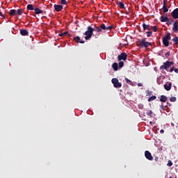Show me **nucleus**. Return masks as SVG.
Returning a JSON list of instances; mask_svg holds the SVG:
<instances>
[{
  "instance_id": "9b49d317",
  "label": "nucleus",
  "mask_w": 178,
  "mask_h": 178,
  "mask_svg": "<svg viewBox=\"0 0 178 178\" xmlns=\"http://www.w3.org/2000/svg\"><path fill=\"white\" fill-rule=\"evenodd\" d=\"M160 20H161V22H162V23H167L168 22H169V18L168 17V14H165V17L161 16Z\"/></svg>"
},
{
  "instance_id": "603ef678",
  "label": "nucleus",
  "mask_w": 178,
  "mask_h": 178,
  "mask_svg": "<svg viewBox=\"0 0 178 178\" xmlns=\"http://www.w3.org/2000/svg\"><path fill=\"white\" fill-rule=\"evenodd\" d=\"M68 35H69V37H72V35H70V34H68Z\"/></svg>"
},
{
  "instance_id": "2f4dec72",
  "label": "nucleus",
  "mask_w": 178,
  "mask_h": 178,
  "mask_svg": "<svg viewBox=\"0 0 178 178\" xmlns=\"http://www.w3.org/2000/svg\"><path fill=\"white\" fill-rule=\"evenodd\" d=\"M146 114L149 116V118H152V111L149 110V111H147Z\"/></svg>"
},
{
  "instance_id": "864d4df0",
  "label": "nucleus",
  "mask_w": 178,
  "mask_h": 178,
  "mask_svg": "<svg viewBox=\"0 0 178 178\" xmlns=\"http://www.w3.org/2000/svg\"><path fill=\"white\" fill-rule=\"evenodd\" d=\"M150 124H152V122H150Z\"/></svg>"
},
{
  "instance_id": "09e8293b",
  "label": "nucleus",
  "mask_w": 178,
  "mask_h": 178,
  "mask_svg": "<svg viewBox=\"0 0 178 178\" xmlns=\"http://www.w3.org/2000/svg\"><path fill=\"white\" fill-rule=\"evenodd\" d=\"M59 37H65L63 33L59 34Z\"/></svg>"
},
{
  "instance_id": "ea45409f",
  "label": "nucleus",
  "mask_w": 178,
  "mask_h": 178,
  "mask_svg": "<svg viewBox=\"0 0 178 178\" xmlns=\"http://www.w3.org/2000/svg\"><path fill=\"white\" fill-rule=\"evenodd\" d=\"M175 67H171L170 70V72L172 73V72L173 71L175 72Z\"/></svg>"
},
{
  "instance_id": "a211bd4d",
  "label": "nucleus",
  "mask_w": 178,
  "mask_h": 178,
  "mask_svg": "<svg viewBox=\"0 0 178 178\" xmlns=\"http://www.w3.org/2000/svg\"><path fill=\"white\" fill-rule=\"evenodd\" d=\"M164 88L165 90H166V91H170V89L172 88V83H170L168 84H165Z\"/></svg>"
},
{
  "instance_id": "de8ad7c7",
  "label": "nucleus",
  "mask_w": 178,
  "mask_h": 178,
  "mask_svg": "<svg viewBox=\"0 0 178 178\" xmlns=\"http://www.w3.org/2000/svg\"><path fill=\"white\" fill-rule=\"evenodd\" d=\"M161 108L163 111H165V106L163 105H161Z\"/></svg>"
},
{
  "instance_id": "c03bdc74",
  "label": "nucleus",
  "mask_w": 178,
  "mask_h": 178,
  "mask_svg": "<svg viewBox=\"0 0 178 178\" xmlns=\"http://www.w3.org/2000/svg\"><path fill=\"white\" fill-rule=\"evenodd\" d=\"M138 87H143V83H138Z\"/></svg>"
},
{
  "instance_id": "423d86ee",
  "label": "nucleus",
  "mask_w": 178,
  "mask_h": 178,
  "mask_svg": "<svg viewBox=\"0 0 178 178\" xmlns=\"http://www.w3.org/2000/svg\"><path fill=\"white\" fill-rule=\"evenodd\" d=\"M127 59V54H126V53H122L121 54L118 55V60H119L120 62L121 60L126 61Z\"/></svg>"
},
{
  "instance_id": "49530a36",
  "label": "nucleus",
  "mask_w": 178,
  "mask_h": 178,
  "mask_svg": "<svg viewBox=\"0 0 178 178\" xmlns=\"http://www.w3.org/2000/svg\"><path fill=\"white\" fill-rule=\"evenodd\" d=\"M160 133H161V134H163V133H165V131H164L163 129H161V130L160 131Z\"/></svg>"
},
{
  "instance_id": "f704fd0d",
  "label": "nucleus",
  "mask_w": 178,
  "mask_h": 178,
  "mask_svg": "<svg viewBox=\"0 0 178 178\" xmlns=\"http://www.w3.org/2000/svg\"><path fill=\"white\" fill-rule=\"evenodd\" d=\"M162 9L164 13H166L169 11V9L168 8V7H163Z\"/></svg>"
},
{
  "instance_id": "39448f33",
  "label": "nucleus",
  "mask_w": 178,
  "mask_h": 178,
  "mask_svg": "<svg viewBox=\"0 0 178 178\" xmlns=\"http://www.w3.org/2000/svg\"><path fill=\"white\" fill-rule=\"evenodd\" d=\"M111 83L113 84V87H115V88H120V87H122V83L119 82V79H118V78H113Z\"/></svg>"
},
{
  "instance_id": "37998d69",
  "label": "nucleus",
  "mask_w": 178,
  "mask_h": 178,
  "mask_svg": "<svg viewBox=\"0 0 178 178\" xmlns=\"http://www.w3.org/2000/svg\"><path fill=\"white\" fill-rule=\"evenodd\" d=\"M154 161H156V162H158V161H159V157L156 156V157L154 158Z\"/></svg>"
},
{
  "instance_id": "2eb2a0df",
  "label": "nucleus",
  "mask_w": 178,
  "mask_h": 178,
  "mask_svg": "<svg viewBox=\"0 0 178 178\" xmlns=\"http://www.w3.org/2000/svg\"><path fill=\"white\" fill-rule=\"evenodd\" d=\"M112 68L114 72H118V70H119V65H118V63H113Z\"/></svg>"
},
{
  "instance_id": "3c124183",
  "label": "nucleus",
  "mask_w": 178,
  "mask_h": 178,
  "mask_svg": "<svg viewBox=\"0 0 178 178\" xmlns=\"http://www.w3.org/2000/svg\"><path fill=\"white\" fill-rule=\"evenodd\" d=\"M125 13L126 15H130V13L129 11H127Z\"/></svg>"
},
{
  "instance_id": "6ab92c4d",
  "label": "nucleus",
  "mask_w": 178,
  "mask_h": 178,
  "mask_svg": "<svg viewBox=\"0 0 178 178\" xmlns=\"http://www.w3.org/2000/svg\"><path fill=\"white\" fill-rule=\"evenodd\" d=\"M93 32L96 31V33H101V27L100 26H96V25H94V28H92Z\"/></svg>"
},
{
  "instance_id": "393cba45",
  "label": "nucleus",
  "mask_w": 178,
  "mask_h": 178,
  "mask_svg": "<svg viewBox=\"0 0 178 178\" xmlns=\"http://www.w3.org/2000/svg\"><path fill=\"white\" fill-rule=\"evenodd\" d=\"M163 44L164 47H168L169 45V40H167L166 39H163Z\"/></svg>"
},
{
  "instance_id": "e433bc0d",
  "label": "nucleus",
  "mask_w": 178,
  "mask_h": 178,
  "mask_svg": "<svg viewBox=\"0 0 178 178\" xmlns=\"http://www.w3.org/2000/svg\"><path fill=\"white\" fill-rule=\"evenodd\" d=\"M170 102H176V97H172L170 98Z\"/></svg>"
},
{
  "instance_id": "c756f323",
  "label": "nucleus",
  "mask_w": 178,
  "mask_h": 178,
  "mask_svg": "<svg viewBox=\"0 0 178 178\" xmlns=\"http://www.w3.org/2000/svg\"><path fill=\"white\" fill-rule=\"evenodd\" d=\"M150 29H152V30L154 32L156 33V31H158V28H156V26H154L150 27Z\"/></svg>"
},
{
  "instance_id": "4be33fe9",
  "label": "nucleus",
  "mask_w": 178,
  "mask_h": 178,
  "mask_svg": "<svg viewBox=\"0 0 178 178\" xmlns=\"http://www.w3.org/2000/svg\"><path fill=\"white\" fill-rule=\"evenodd\" d=\"M172 38V37H170V33H168L165 37L163 38V40H167L168 41H170V40Z\"/></svg>"
},
{
  "instance_id": "20e7f679",
  "label": "nucleus",
  "mask_w": 178,
  "mask_h": 178,
  "mask_svg": "<svg viewBox=\"0 0 178 178\" xmlns=\"http://www.w3.org/2000/svg\"><path fill=\"white\" fill-rule=\"evenodd\" d=\"M172 65H173V62L166 61L165 63H163V65L160 67V70H168L169 67H171Z\"/></svg>"
},
{
  "instance_id": "4c0bfd02",
  "label": "nucleus",
  "mask_w": 178,
  "mask_h": 178,
  "mask_svg": "<svg viewBox=\"0 0 178 178\" xmlns=\"http://www.w3.org/2000/svg\"><path fill=\"white\" fill-rule=\"evenodd\" d=\"M165 56L167 58H169V56H170V51L166 52L165 54Z\"/></svg>"
},
{
  "instance_id": "1a4fd4ad",
  "label": "nucleus",
  "mask_w": 178,
  "mask_h": 178,
  "mask_svg": "<svg viewBox=\"0 0 178 178\" xmlns=\"http://www.w3.org/2000/svg\"><path fill=\"white\" fill-rule=\"evenodd\" d=\"M171 16L172 19H178V8H175L172 13Z\"/></svg>"
},
{
  "instance_id": "9d476101",
  "label": "nucleus",
  "mask_w": 178,
  "mask_h": 178,
  "mask_svg": "<svg viewBox=\"0 0 178 178\" xmlns=\"http://www.w3.org/2000/svg\"><path fill=\"white\" fill-rule=\"evenodd\" d=\"M172 31L173 33H178V22L177 21L174 22L173 23Z\"/></svg>"
},
{
  "instance_id": "a878e982",
  "label": "nucleus",
  "mask_w": 178,
  "mask_h": 178,
  "mask_svg": "<svg viewBox=\"0 0 178 178\" xmlns=\"http://www.w3.org/2000/svg\"><path fill=\"white\" fill-rule=\"evenodd\" d=\"M163 80H162V79L161 77H158L157 78V84H159V86H160V84H163Z\"/></svg>"
},
{
  "instance_id": "c9c22d12",
  "label": "nucleus",
  "mask_w": 178,
  "mask_h": 178,
  "mask_svg": "<svg viewBox=\"0 0 178 178\" xmlns=\"http://www.w3.org/2000/svg\"><path fill=\"white\" fill-rule=\"evenodd\" d=\"M146 34H147V37L149 38L151 37V35H152V31H147L146 32Z\"/></svg>"
},
{
  "instance_id": "c85d7f7f",
  "label": "nucleus",
  "mask_w": 178,
  "mask_h": 178,
  "mask_svg": "<svg viewBox=\"0 0 178 178\" xmlns=\"http://www.w3.org/2000/svg\"><path fill=\"white\" fill-rule=\"evenodd\" d=\"M17 13L18 16H22V15H23V9H18L17 10Z\"/></svg>"
},
{
  "instance_id": "f03ea898",
  "label": "nucleus",
  "mask_w": 178,
  "mask_h": 178,
  "mask_svg": "<svg viewBox=\"0 0 178 178\" xmlns=\"http://www.w3.org/2000/svg\"><path fill=\"white\" fill-rule=\"evenodd\" d=\"M94 32H93V29L92 27L91 26H88L87 28V31L84 33V35L85 36V40H89L90 38H91V37H92Z\"/></svg>"
},
{
  "instance_id": "7c9ffc66",
  "label": "nucleus",
  "mask_w": 178,
  "mask_h": 178,
  "mask_svg": "<svg viewBox=\"0 0 178 178\" xmlns=\"http://www.w3.org/2000/svg\"><path fill=\"white\" fill-rule=\"evenodd\" d=\"M124 66V63L123 61H120L119 63V69H122Z\"/></svg>"
},
{
  "instance_id": "aec40b11",
  "label": "nucleus",
  "mask_w": 178,
  "mask_h": 178,
  "mask_svg": "<svg viewBox=\"0 0 178 178\" xmlns=\"http://www.w3.org/2000/svg\"><path fill=\"white\" fill-rule=\"evenodd\" d=\"M168 101V97L165 95H161L160 97V102H166Z\"/></svg>"
},
{
  "instance_id": "79ce46f5",
  "label": "nucleus",
  "mask_w": 178,
  "mask_h": 178,
  "mask_svg": "<svg viewBox=\"0 0 178 178\" xmlns=\"http://www.w3.org/2000/svg\"><path fill=\"white\" fill-rule=\"evenodd\" d=\"M163 8H165V7H167L166 6V1L165 0H163Z\"/></svg>"
},
{
  "instance_id": "bb28decb",
  "label": "nucleus",
  "mask_w": 178,
  "mask_h": 178,
  "mask_svg": "<svg viewBox=\"0 0 178 178\" xmlns=\"http://www.w3.org/2000/svg\"><path fill=\"white\" fill-rule=\"evenodd\" d=\"M125 81L127 84H129L130 86H133V81H131L130 79L125 78Z\"/></svg>"
},
{
  "instance_id": "6e6d98bb",
  "label": "nucleus",
  "mask_w": 178,
  "mask_h": 178,
  "mask_svg": "<svg viewBox=\"0 0 178 178\" xmlns=\"http://www.w3.org/2000/svg\"><path fill=\"white\" fill-rule=\"evenodd\" d=\"M97 35H99V33H98Z\"/></svg>"
},
{
  "instance_id": "f8f14e48",
  "label": "nucleus",
  "mask_w": 178,
  "mask_h": 178,
  "mask_svg": "<svg viewBox=\"0 0 178 178\" xmlns=\"http://www.w3.org/2000/svg\"><path fill=\"white\" fill-rule=\"evenodd\" d=\"M62 9H63V6L58 4L54 5V10H56V12H60Z\"/></svg>"
},
{
  "instance_id": "b1692460",
  "label": "nucleus",
  "mask_w": 178,
  "mask_h": 178,
  "mask_svg": "<svg viewBox=\"0 0 178 178\" xmlns=\"http://www.w3.org/2000/svg\"><path fill=\"white\" fill-rule=\"evenodd\" d=\"M172 42H174V45H178V37L175 36L172 39Z\"/></svg>"
},
{
  "instance_id": "4468645a",
  "label": "nucleus",
  "mask_w": 178,
  "mask_h": 178,
  "mask_svg": "<svg viewBox=\"0 0 178 178\" xmlns=\"http://www.w3.org/2000/svg\"><path fill=\"white\" fill-rule=\"evenodd\" d=\"M74 40L76 42H78L79 44H84V41L83 40H81V39H80V38L79 36H76L74 38Z\"/></svg>"
},
{
  "instance_id": "72a5a7b5",
  "label": "nucleus",
  "mask_w": 178,
  "mask_h": 178,
  "mask_svg": "<svg viewBox=\"0 0 178 178\" xmlns=\"http://www.w3.org/2000/svg\"><path fill=\"white\" fill-rule=\"evenodd\" d=\"M60 3L61 5H67V1L66 0H60Z\"/></svg>"
},
{
  "instance_id": "58836bf2",
  "label": "nucleus",
  "mask_w": 178,
  "mask_h": 178,
  "mask_svg": "<svg viewBox=\"0 0 178 178\" xmlns=\"http://www.w3.org/2000/svg\"><path fill=\"white\" fill-rule=\"evenodd\" d=\"M167 165L168 166H172L173 165V163L172 162V161H169Z\"/></svg>"
},
{
  "instance_id": "a18cd8bd",
  "label": "nucleus",
  "mask_w": 178,
  "mask_h": 178,
  "mask_svg": "<svg viewBox=\"0 0 178 178\" xmlns=\"http://www.w3.org/2000/svg\"><path fill=\"white\" fill-rule=\"evenodd\" d=\"M174 72H175V73H178V68H175Z\"/></svg>"
},
{
  "instance_id": "cd10ccee",
  "label": "nucleus",
  "mask_w": 178,
  "mask_h": 178,
  "mask_svg": "<svg viewBox=\"0 0 178 178\" xmlns=\"http://www.w3.org/2000/svg\"><path fill=\"white\" fill-rule=\"evenodd\" d=\"M154 99H156V96L155 95H153L152 97H150L149 99H148V102H151V101H154Z\"/></svg>"
},
{
  "instance_id": "7ed1b4c3",
  "label": "nucleus",
  "mask_w": 178,
  "mask_h": 178,
  "mask_svg": "<svg viewBox=\"0 0 178 178\" xmlns=\"http://www.w3.org/2000/svg\"><path fill=\"white\" fill-rule=\"evenodd\" d=\"M101 32L103 31V33H106V31H111V30H113L114 26L113 25H111L109 26H105V24H101L99 25Z\"/></svg>"
},
{
  "instance_id": "f257e3e1",
  "label": "nucleus",
  "mask_w": 178,
  "mask_h": 178,
  "mask_svg": "<svg viewBox=\"0 0 178 178\" xmlns=\"http://www.w3.org/2000/svg\"><path fill=\"white\" fill-rule=\"evenodd\" d=\"M139 44H138V47H139L140 48H148V47H151V45H152V44L149 42H146V39L143 38L140 40L138 41Z\"/></svg>"
},
{
  "instance_id": "8fccbe9b",
  "label": "nucleus",
  "mask_w": 178,
  "mask_h": 178,
  "mask_svg": "<svg viewBox=\"0 0 178 178\" xmlns=\"http://www.w3.org/2000/svg\"><path fill=\"white\" fill-rule=\"evenodd\" d=\"M67 33H68L67 31H65V32L63 33L64 37H65V35H66L67 34Z\"/></svg>"
},
{
  "instance_id": "473e14b6",
  "label": "nucleus",
  "mask_w": 178,
  "mask_h": 178,
  "mask_svg": "<svg viewBox=\"0 0 178 178\" xmlns=\"http://www.w3.org/2000/svg\"><path fill=\"white\" fill-rule=\"evenodd\" d=\"M172 23H175V20H173V19L169 20V18H168V21H167V24L168 26H170V24H172Z\"/></svg>"
},
{
  "instance_id": "f3484780",
  "label": "nucleus",
  "mask_w": 178,
  "mask_h": 178,
  "mask_svg": "<svg viewBox=\"0 0 178 178\" xmlns=\"http://www.w3.org/2000/svg\"><path fill=\"white\" fill-rule=\"evenodd\" d=\"M35 15H40L41 13H44V11L38 8H35Z\"/></svg>"
},
{
  "instance_id": "ddd939ff",
  "label": "nucleus",
  "mask_w": 178,
  "mask_h": 178,
  "mask_svg": "<svg viewBox=\"0 0 178 178\" xmlns=\"http://www.w3.org/2000/svg\"><path fill=\"white\" fill-rule=\"evenodd\" d=\"M19 33L21 35H23V36L29 35V31L26 29H20Z\"/></svg>"
},
{
  "instance_id": "dca6fc26",
  "label": "nucleus",
  "mask_w": 178,
  "mask_h": 178,
  "mask_svg": "<svg viewBox=\"0 0 178 178\" xmlns=\"http://www.w3.org/2000/svg\"><path fill=\"white\" fill-rule=\"evenodd\" d=\"M117 5L120 7V9H126V7L124 6V3L122 1H117Z\"/></svg>"
},
{
  "instance_id": "5fc2aeb1",
  "label": "nucleus",
  "mask_w": 178,
  "mask_h": 178,
  "mask_svg": "<svg viewBox=\"0 0 178 178\" xmlns=\"http://www.w3.org/2000/svg\"><path fill=\"white\" fill-rule=\"evenodd\" d=\"M112 1V2H113V1H115V0H111Z\"/></svg>"
},
{
  "instance_id": "412c9836",
  "label": "nucleus",
  "mask_w": 178,
  "mask_h": 178,
  "mask_svg": "<svg viewBox=\"0 0 178 178\" xmlns=\"http://www.w3.org/2000/svg\"><path fill=\"white\" fill-rule=\"evenodd\" d=\"M34 6H33V4H28L27 6H26V9L28 10H34Z\"/></svg>"
},
{
  "instance_id": "0eeeda50",
  "label": "nucleus",
  "mask_w": 178,
  "mask_h": 178,
  "mask_svg": "<svg viewBox=\"0 0 178 178\" xmlns=\"http://www.w3.org/2000/svg\"><path fill=\"white\" fill-rule=\"evenodd\" d=\"M142 26H143V31L139 30V31H140V33H143V32H144V31H147V30L148 31H151V25L147 24H145V23H143V24H142Z\"/></svg>"
},
{
  "instance_id": "6e6552de",
  "label": "nucleus",
  "mask_w": 178,
  "mask_h": 178,
  "mask_svg": "<svg viewBox=\"0 0 178 178\" xmlns=\"http://www.w3.org/2000/svg\"><path fill=\"white\" fill-rule=\"evenodd\" d=\"M145 156L146 159H148V161H153L154 160V157L152 156V154L148 150H146L145 152Z\"/></svg>"
},
{
  "instance_id": "5701e85b",
  "label": "nucleus",
  "mask_w": 178,
  "mask_h": 178,
  "mask_svg": "<svg viewBox=\"0 0 178 178\" xmlns=\"http://www.w3.org/2000/svg\"><path fill=\"white\" fill-rule=\"evenodd\" d=\"M9 15H10V16H16V15H17L16 10H10L9 11Z\"/></svg>"
},
{
  "instance_id": "a19ab883",
  "label": "nucleus",
  "mask_w": 178,
  "mask_h": 178,
  "mask_svg": "<svg viewBox=\"0 0 178 178\" xmlns=\"http://www.w3.org/2000/svg\"><path fill=\"white\" fill-rule=\"evenodd\" d=\"M138 108H139V109H143V108H144V106L142 104H139Z\"/></svg>"
}]
</instances>
